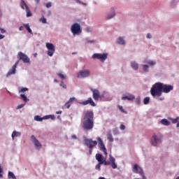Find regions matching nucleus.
I'll use <instances>...</instances> for the list:
<instances>
[{"label":"nucleus","instance_id":"obj_1","mask_svg":"<svg viewBox=\"0 0 179 179\" xmlns=\"http://www.w3.org/2000/svg\"><path fill=\"white\" fill-rule=\"evenodd\" d=\"M94 127V113L87 110L83 117V128L84 131H90Z\"/></svg>","mask_w":179,"mask_h":179},{"label":"nucleus","instance_id":"obj_2","mask_svg":"<svg viewBox=\"0 0 179 179\" xmlns=\"http://www.w3.org/2000/svg\"><path fill=\"white\" fill-rule=\"evenodd\" d=\"M162 83H156L150 90V93L152 97H160L162 94Z\"/></svg>","mask_w":179,"mask_h":179},{"label":"nucleus","instance_id":"obj_3","mask_svg":"<svg viewBox=\"0 0 179 179\" xmlns=\"http://www.w3.org/2000/svg\"><path fill=\"white\" fill-rule=\"evenodd\" d=\"M85 145H86V146L89 148L90 149L89 153L90 155H92L93 148L97 145V141H93V139L92 138H87L85 140Z\"/></svg>","mask_w":179,"mask_h":179},{"label":"nucleus","instance_id":"obj_4","mask_svg":"<svg viewBox=\"0 0 179 179\" xmlns=\"http://www.w3.org/2000/svg\"><path fill=\"white\" fill-rule=\"evenodd\" d=\"M104 166H111L112 169H117V164H115V158L114 157L109 155V162L106 161L105 159L103 161V164Z\"/></svg>","mask_w":179,"mask_h":179},{"label":"nucleus","instance_id":"obj_5","mask_svg":"<svg viewBox=\"0 0 179 179\" xmlns=\"http://www.w3.org/2000/svg\"><path fill=\"white\" fill-rule=\"evenodd\" d=\"M96 140L98 141L99 149L101 150V152H103L105 156L107 157V149L106 148V145H104L103 140L100 137H97Z\"/></svg>","mask_w":179,"mask_h":179},{"label":"nucleus","instance_id":"obj_6","mask_svg":"<svg viewBox=\"0 0 179 179\" xmlns=\"http://www.w3.org/2000/svg\"><path fill=\"white\" fill-rule=\"evenodd\" d=\"M45 47L48 49V55L52 57L55 52V46L52 43H46Z\"/></svg>","mask_w":179,"mask_h":179},{"label":"nucleus","instance_id":"obj_7","mask_svg":"<svg viewBox=\"0 0 179 179\" xmlns=\"http://www.w3.org/2000/svg\"><path fill=\"white\" fill-rule=\"evenodd\" d=\"M17 57L20 61H22L24 64H30V59L29 58V57H27V55H26V54L22 52H19Z\"/></svg>","mask_w":179,"mask_h":179},{"label":"nucleus","instance_id":"obj_8","mask_svg":"<svg viewBox=\"0 0 179 179\" xmlns=\"http://www.w3.org/2000/svg\"><path fill=\"white\" fill-rule=\"evenodd\" d=\"M20 7L22 8V9H24L25 7V10L27 12V17H30L32 15L31 11H30V8H29V6H27L26 2H24V0H22Z\"/></svg>","mask_w":179,"mask_h":179},{"label":"nucleus","instance_id":"obj_9","mask_svg":"<svg viewBox=\"0 0 179 179\" xmlns=\"http://www.w3.org/2000/svg\"><path fill=\"white\" fill-rule=\"evenodd\" d=\"M71 31L73 34H79V33H82V30L80 29V25L78 23H75L71 26Z\"/></svg>","mask_w":179,"mask_h":179},{"label":"nucleus","instance_id":"obj_10","mask_svg":"<svg viewBox=\"0 0 179 179\" xmlns=\"http://www.w3.org/2000/svg\"><path fill=\"white\" fill-rule=\"evenodd\" d=\"M162 93H170L173 89H174V87L173 85H166L162 83Z\"/></svg>","mask_w":179,"mask_h":179},{"label":"nucleus","instance_id":"obj_11","mask_svg":"<svg viewBox=\"0 0 179 179\" xmlns=\"http://www.w3.org/2000/svg\"><path fill=\"white\" fill-rule=\"evenodd\" d=\"M92 58L100 59V61H106V59H107V53H103V54L95 53L92 55Z\"/></svg>","mask_w":179,"mask_h":179},{"label":"nucleus","instance_id":"obj_12","mask_svg":"<svg viewBox=\"0 0 179 179\" xmlns=\"http://www.w3.org/2000/svg\"><path fill=\"white\" fill-rule=\"evenodd\" d=\"M19 64V60H17L15 64L12 66V68L8 71L6 74L7 78H9L11 75H15L16 73V68H17V65Z\"/></svg>","mask_w":179,"mask_h":179},{"label":"nucleus","instance_id":"obj_13","mask_svg":"<svg viewBox=\"0 0 179 179\" xmlns=\"http://www.w3.org/2000/svg\"><path fill=\"white\" fill-rule=\"evenodd\" d=\"M88 76H90V71L89 70L80 71L77 74V78H88Z\"/></svg>","mask_w":179,"mask_h":179},{"label":"nucleus","instance_id":"obj_14","mask_svg":"<svg viewBox=\"0 0 179 179\" xmlns=\"http://www.w3.org/2000/svg\"><path fill=\"white\" fill-rule=\"evenodd\" d=\"M162 142V137L157 138V136L154 134L151 139V143L153 146H157L158 143Z\"/></svg>","mask_w":179,"mask_h":179},{"label":"nucleus","instance_id":"obj_15","mask_svg":"<svg viewBox=\"0 0 179 179\" xmlns=\"http://www.w3.org/2000/svg\"><path fill=\"white\" fill-rule=\"evenodd\" d=\"M31 141L33 142L36 149H41V143L34 136H31Z\"/></svg>","mask_w":179,"mask_h":179},{"label":"nucleus","instance_id":"obj_16","mask_svg":"<svg viewBox=\"0 0 179 179\" xmlns=\"http://www.w3.org/2000/svg\"><path fill=\"white\" fill-rule=\"evenodd\" d=\"M80 104H81L82 106H87V104H90L92 107H96V103H94V101H93V99L92 98H88L87 101L80 102Z\"/></svg>","mask_w":179,"mask_h":179},{"label":"nucleus","instance_id":"obj_17","mask_svg":"<svg viewBox=\"0 0 179 179\" xmlns=\"http://www.w3.org/2000/svg\"><path fill=\"white\" fill-rule=\"evenodd\" d=\"M92 93H93V99L96 101L99 100V99H101V96H100V92H99L98 90H92Z\"/></svg>","mask_w":179,"mask_h":179},{"label":"nucleus","instance_id":"obj_18","mask_svg":"<svg viewBox=\"0 0 179 179\" xmlns=\"http://www.w3.org/2000/svg\"><path fill=\"white\" fill-rule=\"evenodd\" d=\"M96 159L99 162V164H103L104 159H103V155L101 154H96Z\"/></svg>","mask_w":179,"mask_h":179},{"label":"nucleus","instance_id":"obj_19","mask_svg":"<svg viewBox=\"0 0 179 179\" xmlns=\"http://www.w3.org/2000/svg\"><path fill=\"white\" fill-rule=\"evenodd\" d=\"M135 99V96L134 95H127V96H123L122 97V100H129V101H132Z\"/></svg>","mask_w":179,"mask_h":179},{"label":"nucleus","instance_id":"obj_20","mask_svg":"<svg viewBox=\"0 0 179 179\" xmlns=\"http://www.w3.org/2000/svg\"><path fill=\"white\" fill-rule=\"evenodd\" d=\"M131 66L134 71H138V69H139V65L136 62H131Z\"/></svg>","mask_w":179,"mask_h":179},{"label":"nucleus","instance_id":"obj_21","mask_svg":"<svg viewBox=\"0 0 179 179\" xmlns=\"http://www.w3.org/2000/svg\"><path fill=\"white\" fill-rule=\"evenodd\" d=\"M115 16V10H114V9L112 8H111V13L110 14H108L107 16V19H113V17Z\"/></svg>","mask_w":179,"mask_h":179},{"label":"nucleus","instance_id":"obj_22","mask_svg":"<svg viewBox=\"0 0 179 179\" xmlns=\"http://www.w3.org/2000/svg\"><path fill=\"white\" fill-rule=\"evenodd\" d=\"M161 124H162V125H165L166 127H169V125H170V122L167 120V119H162L161 120Z\"/></svg>","mask_w":179,"mask_h":179},{"label":"nucleus","instance_id":"obj_23","mask_svg":"<svg viewBox=\"0 0 179 179\" xmlns=\"http://www.w3.org/2000/svg\"><path fill=\"white\" fill-rule=\"evenodd\" d=\"M117 44H120L121 45H124L125 44V41L122 37H120L117 41Z\"/></svg>","mask_w":179,"mask_h":179},{"label":"nucleus","instance_id":"obj_24","mask_svg":"<svg viewBox=\"0 0 179 179\" xmlns=\"http://www.w3.org/2000/svg\"><path fill=\"white\" fill-rule=\"evenodd\" d=\"M20 135H21L20 132L14 131L12 133V138H13V139H15V137H16V136H20Z\"/></svg>","mask_w":179,"mask_h":179},{"label":"nucleus","instance_id":"obj_25","mask_svg":"<svg viewBox=\"0 0 179 179\" xmlns=\"http://www.w3.org/2000/svg\"><path fill=\"white\" fill-rule=\"evenodd\" d=\"M107 138L110 142H114V138H113V134L110 132L107 134Z\"/></svg>","mask_w":179,"mask_h":179},{"label":"nucleus","instance_id":"obj_26","mask_svg":"<svg viewBox=\"0 0 179 179\" xmlns=\"http://www.w3.org/2000/svg\"><path fill=\"white\" fill-rule=\"evenodd\" d=\"M24 27H25L28 33H32L31 29L30 28V25L29 24H24Z\"/></svg>","mask_w":179,"mask_h":179},{"label":"nucleus","instance_id":"obj_27","mask_svg":"<svg viewBox=\"0 0 179 179\" xmlns=\"http://www.w3.org/2000/svg\"><path fill=\"white\" fill-rule=\"evenodd\" d=\"M8 178H13V179H16V176H15V174L11 172V171H8Z\"/></svg>","mask_w":179,"mask_h":179},{"label":"nucleus","instance_id":"obj_28","mask_svg":"<svg viewBox=\"0 0 179 179\" xmlns=\"http://www.w3.org/2000/svg\"><path fill=\"white\" fill-rule=\"evenodd\" d=\"M146 62L148 65H150V66H153V65H156V62L154 61L149 60Z\"/></svg>","mask_w":179,"mask_h":179},{"label":"nucleus","instance_id":"obj_29","mask_svg":"<svg viewBox=\"0 0 179 179\" xmlns=\"http://www.w3.org/2000/svg\"><path fill=\"white\" fill-rule=\"evenodd\" d=\"M149 101H150V97H145L143 100L144 104H149Z\"/></svg>","mask_w":179,"mask_h":179},{"label":"nucleus","instance_id":"obj_30","mask_svg":"<svg viewBox=\"0 0 179 179\" xmlns=\"http://www.w3.org/2000/svg\"><path fill=\"white\" fill-rule=\"evenodd\" d=\"M71 107V103L68 101L64 106H63V108H69Z\"/></svg>","mask_w":179,"mask_h":179},{"label":"nucleus","instance_id":"obj_31","mask_svg":"<svg viewBox=\"0 0 179 179\" xmlns=\"http://www.w3.org/2000/svg\"><path fill=\"white\" fill-rule=\"evenodd\" d=\"M34 120L35 121H43V118H42L41 117L36 115L34 117Z\"/></svg>","mask_w":179,"mask_h":179},{"label":"nucleus","instance_id":"obj_32","mask_svg":"<svg viewBox=\"0 0 179 179\" xmlns=\"http://www.w3.org/2000/svg\"><path fill=\"white\" fill-rule=\"evenodd\" d=\"M149 66L145 64L143 65V71L144 72H149Z\"/></svg>","mask_w":179,"mask_h":179},{"label":"nucleus","instance_id":"obj_33","mask_svg":"<svg viewBox=\"0 0 179 179\" xmlns=\"http://www.w3.org/2000/svg\"><path fill=\"white\" fill-rule=\"evenodd\" d=\"M40 22H42V23H43L44 24H45V23H47V19H45V17H42L40 19Z\"/></svg>","mask_w":179,"mask_h":179},{"label":"nucleus","instance_id":"obj_34","mask_svg":"<svg viewBox=\"0 0 179 179\" xmlns=\"http://www.w3.org/2000/svg\"><path fill=\"white\" fill-rule=\"evenodd\" d=\"M45 120H48V118H51V120H55V116L54 115H50L49 116H45Z\"/></svg>","mask_w":179,"mask_h":179},{"label":"nucleus","instance_id":"obj_35","mask_svg":"<svg viewBox=\"0 0 179 179\" xmlns=\"http://www.w3.org/2000/svg\"><path fill=\"white\" fill-rule=\"evenodd\" d=\"M57 76H59V78H61L62 80L65 79V76H64L62 73H58Z\"/></svg>","mask_w":179,"mask_h":179},{"label":"nucleus","instance_id":"obj_36","mask_svg":"<svg viewBox=\"0 0 179 179\" xmlns=\"http://www.w3.org/2000/svg\"><path fill=\"white\" fill-rule=\"evenodd\" d=\"M20 96L24 101H27V96L26 95L22 94Z\"/></svg>","mask_w":179,"mask_h":179},{"label":"nucleus","instance_id":"obj_37","mask_svg":"<svg viewBox=\"0 0 179 179\" xmlns=\"http://www.w3.org/2000/svg\"><path fill=\"white\" fill-rule=\"evenodd\" d=\"M69 103H73V101H76V98L75 97H72V98H70L69 100L68 101Z\"/></svg>","mask_w":179,"mask_h":179},{"label":"nucleus","instance_id":"obj_38","mask_svg":"<svg viewBox=\"0 0 179 179\" xmlns=\"http://www.w3.org/2000/svg\"><path fill=\"white\" fill-rule=\"evenodd\" d=\"M60 86H62L63 87V89H66V85H65V83H64V81H62Z\"/></svg>","mask_w":179,"mask_h":179},{"label":"nucleus","instance_id":"obj_39","mask_svg":"<svg viewBox=\"0 0 179 179\" xmlns=\"http://www.w3.org/2000/svg\"><path fill=\"white\" fill-rule=\"evenodd\" d=\"M95 169H96V170H99V171H100L101 170L100 163H99V164H97L96 166Z\"/></svg>","mask_w":179,"mask_h":179},{"label":"nucleus","instance_id":"obj_40","mask_svg":"<svg viewBox=\"0 0 179 179\" xmlns=\"http://www.w3.org/2000/svg\"><path fill=\"white\" fill-rule=\"evenodd\" d=\"M172 122H173V124H178V118L173 119V120H172Z\"/></svg>","mask_w":179,"mask_h":179},{"label":"nucleus","instance_id":"obj_41","mask_svg":"<svg viewBox=\"0 0 179 179\" xmlns=\"http://www.w3.org/2000/svg\"><path fill=\"white\" fill-rule=\"evenodd\" d=\"M24 107V104H20L17 107V110H19L20 108H23Z\"/></svg>","mask_w":179,"mask_h":179},{"label":"nucleus","instance_id":"obj_42","mask_svg":"<svg viewBox=\"0 0 179 179\" xmlns=\"http://www.w3.org/2000/svg\"><path fill=\"white\" fill-rule=\"evenodd\" d=\"M46 8H51L52 4L51 2H48L45 4Z\"/></svg>","mask_w":179,"mask_h":179},{"label":"nucleus","instance_id":"obj_43","mask_svg":"<svg viewBox=\"0 0 179 179\" xmlns=\"http://www.w3.org/2000/svg\"><path fill=\"white\" fill-rule=\"evenodd\" d=\"M27 90H29L27 88H22L20 92L22 93H24V92H27Z\"/></svg>","mask_w":179,"mask_h":179},{"label":"nucleus","instance_id":"obj_44","mask_svg":"<svg viewBox=\"0 0 179 179\" xmlns=\"http://www.w3.org/2000/svg\"><path fill=\"white\" fill-rule=\"evenodd\" d=\"M119 109L122 113H125V110H124V108H122V106H119Z\"/></svg>","mask_w":179,"mask_h":179},{"label":"nucleus","instance_id":"obj_45","mask_svg":"<svg viewBox=\"0 0 179 179\" xmlns=\"http://www.w3.org/2000/svg\"><path fill=\"white\" fill-rule=\"evenodd\" d=\"M136 103L137 104H141V98H137V99H136Z\"/></svg>","mask_w":179,"mask_h":179},{"label":"nucleus","instance_id":"obj_46","mask_svg":"<svg viewBox=\"0 0 179 179\" xmlns=\"http://www.w3.org/2000/svg\"><path fill=\"white\" fill-rule=\"evenodd\" d=\"M120 129H122V131H124V129H125V125L121 124L120 125Z\"/></svg>","mask_w":179,"mask_h":179},{"label":"nucleus","instance_id":"obj_47","mask_svg":"<svg viewBox=\"0 0 179 179\" xmlns=\"http://www.w3.org/2000/svg\"><path fill=\"white\" fill-rule=\"evenodd\" d=\"M76 1L77 2V3H82L83 5H87L85 3H82V1H80V0H76Z\"/></svg>","mask_w":179,"mask_h":179},{"label":"nucleus","instance_id":"obj_48","mask_svg":"<svg viewBox=\"0 0 179 179\" xmlns=\"http://www.w3.org/2000/svg\"><path fill=\"white\" fill-rule=\"evenodd\" d=\"M1 33H6V30L3 29V28H0Z\"/></svg>","mask_w":179,"mask_h":179},{"label":"nucleus","instance_id":"obj_49","mask_svg":"<svg viewBox=\"0 0 179 179\" xmlns=\"http://www.w3.org/2000/svg\"><path fill=\"white\" fill-rule=\"evenodd\" d=\"M147 38H152V35H150V34H148Z\"/></svg>","mask_w":179,"mask_h":179},{"label":"nucleus","instance_id":"obj_50","mask_svg":"<svg viewBox=\"0 0 179 179\" xmlns=\"http://www.w3.org/2000/svg\"><path fill=\"white\" fill-rule=\"evenodd\" d=\"M24 27H20L19 30H20V31H22L24 30Z\"/></svg>","mask_w":179,"mask_h":179},{"label":"nucleus","instance_id":"obj_51","mask_svg":"<svg viewBox=\"0 0 179 179\" xmlns=\"http://www.w3.org/2000/svg\"><path fill=\"white\" fill-rule=\"evenodd\" d=\"M2 38H5V36L0 34V40H2Z\"/></svg>","mask_w":179,"mask_h":179},{"label":"nucleus","instance_id":"obj_52","mask_svg":"<svg viewBox=\"0 0 179 179\" xmlns=\"http://www.w3.org/2000/svg\"><path fill=\"white\" fill-rule=\"evenodd\" d=\"M158 100H159V101H163V100H164V97L159 98Z\"/></svg>","mask_w":179,"mask_h":179},{"label":"nucleus","instance_id":"obj_53","mask_svg":"<svg viewBox=\"0 0 179 179\" xmlns=\"http://www.w3.org/2000/svg\"><path fill=\"white\" fill-rule=\"evenodd\" d=\"M56 113H57V114H62V111L59 110V111L56 112Z\"/></svg>","mask_w":179,"mask_h":179},{"label":"nucleus","instance_id":"obj_54","mask_svg":"<svg viewBox=\"0 0 179 179\" xmlns=\"http://www.w3.org/2000/svg\"><path fill=\"white\" fill-rule=\"evenodd\" d=\"M3 171V170L1 168V166H0V174L2 173Z\"/></svg>","mask_w":179,"mask_h":179},{"label":"nucleus","instance_id":"obj_55","mask_svg":"<svg viewBox=\"0 0 179 179\" xmlns=\"http://www.w3.org/2000/svg\"><path fill=\"white\" fill-rule=\"evenodd\" d=\"M72 138H73V139H76V136L75 135H73V136H72Z\"/></svg>","mask_w":179,"mask_h":179},{"label":"nucleus","instance_id":"obj_56","mask_svg":"<svg viewBox=\"0 0 179 179\" xmlns=\"http://www.w3.org/2000/svg\"><path fill=\"white\" fill-rule=\"evenodd\" d=\"M0 178H3V175H2V173H0Z\"/></svg>","mask_w":179,"mask_h":179},{"label":"nucleus","instance_id":"obj_57","mask_svg":"<svg viewBox=\"0 0 179 179\" xmlns=\"http://www.w3.org/2000/svg\"><path fill=\"white\" fill-rule=\"evenodd\" d=\"M54 82H55L56 83H58V80L57 79H55Z\"/></svg>","mask_w":179,"mask_h":179},{"label":"nucleus","instance_id":"obj_58","mask_svg":"<svg viewBox=\"0 0 179 179\" xmlns=\"http://www.w3.org/2000/svg\"><path fill=\"white\" fill-rule=\"evenodd\" d=\"M176 127H177V128L179 127V122H177Z\"/></svg>","mask_w":179,"mask_h":179},{"label":"nucleus","instance_id":"obj_59","mask_svg":"<svg viewBox=\"0 0 179 179\" xmlns=\"http://www.w3.org/2000/svg\"><path fill=\"white\" fill-rule=\"evenodd\" d=\"M39 2H40V0H36V3H39Z\"/></svg>","mask_w":179,"mask_h":179},{"label":"nucleus","instance_id":"obj_60","mask_svg":"<svg viewBox=\"0 0 179 179\" xmlns=\"http://www.w3.org/2000/svg\"><path fill=\"white\" fill-rule=\"evenodd\" d=\"M99 179H106L104 177H100Z\"/></svg>","mask_w":179,"mask_h":179},{"label":"nucleus","instance_id":"obj_61","mask_svg":"<svg viewBox=\"0 0 179 179\" xmlns=\"http://www.w3.org/2000/svg\"><path fill=\"white\" fill-rule=\"evenodd\" d=\"M87 43H93V41H88Z\"/></svg>","mask_w":179,"mask_h":179},{"label":"nucleus","instance_id":"obj_62","mask_svg":"<svg viewBox=\"0 0 179 179\" xmlns=\"http://www.w3.org/2000/svg\"><path fill=\"white\" fill-rule=\"evenodd\" d=\"M7 92H8V93L9 94L12 95V93H10V92H9V91H7Z\"/></svg>","mask_w":179,"mask_h":179},{"label":"nucleus","instance_id":"obj_63","mask_svg":"<svg viewBox=\"0 0 179 179\" xmlns=\"http://www.w3.org/2000/svg\"><path fill=\"white\" fill-rule=\"evenodd\" d=\"M176 179H179V176L178 178H176Z\"/></svg>","mask_w":179,"mask_h":179},{"label":"nucleus","instance_id":"obj_64","mask_svg":"<svg viewBox=\"0 0 179 179\" xmlns=\"http://www.w3.org/2000/svg\"><path fill=\"white\" fill-rule=\"evenodd\" d=\"M0 113H1V109H0Z\"/></svg>","mask_w":179,"mask_h":179}]
</instances>
